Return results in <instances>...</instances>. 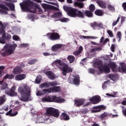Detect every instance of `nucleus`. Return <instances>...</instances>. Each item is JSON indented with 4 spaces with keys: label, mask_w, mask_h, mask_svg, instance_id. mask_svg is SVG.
I'll return each instance as SVG.
<instances>
[{
    "label": "nucleus",
    "mask_w": 126,
    "mask_h": 126,
    "mask_svg": "<svg viewBox=\"0 0 126 126\" xmlns=\"http://www.w3.org/2000/svg\"><path fill=\"white\" fill-rule=\"evenodd\" d=\"M85 15L87 16V17H92L93 16V14L92 13V12L90 11L86 10L85 12Z\"/></svg>",
    "instance_id": "obj_32"
},
{
    "label": "nucleus",
    "mask_w": 126,
    "mask_h": 126,
    "mask_svg": "<svg viewBox=\"0 0 126 126\" xmlns=\"http://www.w3.org/2000/svg\"><path fill=\"white\" fill-rule=\"evenodd\" d=\"M96 3H97L99 6L101 8H107V3H106V2L97 0L96 1Z\"/></svg>",
    "instance_id": "obj_19"
},
{
    "label": "nucleus",
    "mask_w": 126,
    "mask_h": 126,
    "mask_svg": "<svg viewBox=\"0 0 126 126\" xmlns=\"http://www.w3.org/2000/svg\"><path fill=\"white\" fill-rule=\"evenodd\" d=\"M41 101L43 102H47L48 103L55 102V103H63L64 98H63L60 96L58 97L56 95H46L41 99Z\"/></svg>",
    "instance_id": "obj_5"
},
{
    "label": "nucleus",
    "mask_w": 126,
    "mask_h": 126,
    "mask_svg": "<svg viewBox=\"0 0 126 126\" xmlns=\"http://www.w3.org/2000/svg\"><path fill=\"white\" fill-rule=\"evenodd\" d=\"M74 5L80 9L84 8V3L81 2H74Z\"/></svg>",
    "instance_id": "obj_24"
},
{
    "label": "nucleus",
    "mask_w": 126,
    "mask_h": 126,
    "mask_svg": "<svg viewBox=\"0 0 126 126\" xmlns=\"http://www.w3.org/2000/svg\"><path fill=\"white\" fill-rule=\"evenodd\" d=\"M94 66L98 68L101 72L104 71L105 73H110V68L107 65H103L102 61H97L94 62Z\"/></svg>",
    "instance_id": "obj_7"
},
{
    "label": "nucleus",
    "mask_w": 126,
    "mask_h": 126,
    "mask_svg": "<svg viewBox=\"0 0 126 126\" xmlns=\"http://www.w3.org/2000/svg\"><path fill=\"white\" fill-rule=\"evenodd\" d=\"M5 4L7 5V6H8V7L11 10H12V11H14L15 10L14 4L8 2H5Z\"/></svg>",
    "instance_id": "obj_23"
},
{
    "label": "nucleus",
    "mask_w": 126,
    "mask_h": 126,
    "mask_svg": "<svg viewBox=\"0 0 126 126\" xmlns=\"http://www.w3.org/2000/svg\"><path fill=\"white\" fill-rule=\"evenodd\" d=\"M13 39L14 40V41H18L20 38H19V36L17 35H14L13 36Z\"/></svg>",
    "instance_id": "obj_55"
},
{
    "label": "nucleus",
    "mask_w": 126,
    "mask_h": 126,
    "mask_svg": "<svg viewBox=\"0 0 126 126\" xmlns=\"http://www.w3.org/2000/svg\"><path fill=\"white\" fill-rule=\"evenodd\" d=\"M40 88H50V84L47 82L42 83L39 85Z\"/></svg>",
    "instance_id": "obj_31"
},
{
    "label": "nucleus",
    "mask_w": 126,
    "mask_h": 126,
    "mask_svg": "<svg viewBox=\"0 0 126 126\" xmlns=\"http://www.w3.org/2000/svg\"><path fill=\"white\" fill-rule=\"evenodd\" d=\"M45 74L48 77V78H49V79H51V80H54L56 79V76L52 71H46L45 72Z\"/></svg>",
    "instance_id": "obj_17"
},
{
    "label": "nucleus",
    "mask_w": 126,
    "mask_h": 126,
    "mask_svg": "<svg viewBox=\"0 0 126 126\" xmlns=\"http://www.w3.org/2000/svg\"><path fill=\"white\" fill-rule=\"evenodd\" d=\"M94 14L97 16H103V11L100 9H97L94 11Z\"/></svg>",
    "instance_id": "obj_30"
},
{
    "label": "nucleus",
    "mask_w": 126,
    "mask_h": 126,
    "mask_svg": "<svg viewBox=\"0 0 126 126\" xmlns=\"http://www.w3.org/2000/svg\"><path fill=\"white\" fill-rule=\"evenodd\" d=\"M67 60L69 61V63H72L75 61V57L72 55H69L67 57Z\"/></svg>",
    "instance_id": "obj_27"
},
{
    "label": "nucleus",
    "mask_w": 126,
    "mask_h": 126,
    "mask_svg": "<svg viewBox=\"0 0 126 126\" xmlns=\"http://www.w3.org/2000/svg\"><path fill=\"white\" fill-rule=\"evenodd\" d=\"M122 7H123L124 11H126V2L122 3Z\"/></svg>",
    "instance_id": "obj_59"
},
{
    "label": "nucleus",
    "mask_w": 126,
    "mask_h": 126,
    "mask_svg": "<svg viewBox=\"0 0 126 126\" xmlns=\"http://www.w3.org/2000/svg\"><path fill=\"white\" fill-rule=\"evenodd\" d=\"M92 104H96L101 102V97L99 95H95L90 99Z\"/></svg>",
    "instance_id": "obj_16"
},
{
    "label": "nucleus",
    "mask_w": 126,
    "mask_h": 126,
    "mask_svg": "<svg viewBox=\"0 0 126 126\" xmlns=\"http://www.w3.org/2000/svg\"><path fill=\"white\" fill-rule=\"evenodd\" d=\"M4 28H5V27H4V28H0V35H3V34H4V33H5V31H4Z\"/></svg>",
    "instance_id": "obj_50"
},
{
    "label": "nucleus",
    "mask_w": 126,
    "mask_h": 126,
    "mask_svg": "<svg viewBox=\"0 0 126 126\" xmlns=\"http://www.w3.org/2000/svg\"><path fill=\"white\" fill-rule=\"evenodd\" d=\"M96 71V70H95V69L94 68H89V72L90 73H91L92 74H94V73H95Z\"/></svg>",
    "instance_id": "obj_48"
},
{
    "label": "nucleus",
    "mask_w": 126,
    "mask_h": 126,
    "mask_svg": "<svg viewBox=\"0 0 126 126\" xmlns=\"http://www.w3.org/2000/svg\"><path fill=\"white\" fill-rule=\"evenodd\" d=\"M0 13L1 14H7V11L0 9Z\"/></svg>",
    "instance_id": "obj_57"
},
{
    "label": "nucleus",
    "mask_w": 126,
    "mask_h": 126,
    "mask_svg": "<svg viewBox=\"0 0 126 126\" xmlns=\"http://www.w3.org/2000/svg\"><path fill=\"white\" fill-rule=\"evenodd\" d=\"M15 87L12 86L11 89L6 90L5 93L7 95H9V96L12 97L17 94V93H15Z\"/></svg>",
    "instance_id": "obj_14"
},
{
    "label": "nucleus",
    "mask_w": 126,
    "mask_h": 126,
    "mask_svg": "<svg viewBox=\"0 0 126 126\" xmlns=\"http://www.w3.org/2000/svg\"><path fill=\"white\" fill-rule=\"evenodd\" d=\"M46 116L49 117V116H52L55 118H59L60 116V112L58 109H56L54 108L49 107L46 110Z\"/></svg>",
    "instance_id": "obj_8"
},
{
    "label": "nucleus",
    "mask_w": 126,
    "mask_h": 126,
    "mask_svg": "<svg viewBox=\"0 0 126 126\" xmlns=\"http://www.w3.org/2000/svg\"><path fill=\"white\" fill-rule=\"evenodd\" d=\"M61 22H67L68 21V19L66 18H63L60 19Z\"/></svg>",
    "instance_id": "obj_52"
},
{
    "label": "nucleus",
    "mask_w": 126,
    "mask_h": 126,
    "mask_svg": "<svg viewBox=\"0 0 126 126\" xmlns=\"http://www.w3.org/2000/svg\"><path fill=\"white\" fill-rule=\"evenodd\" d=\"M35 83H36V84H40V83H41V79L37 77L35 80Z\"/></svg>",
    "instance_id": "obj_49"
},
{
    "label": "nucleus",
    "mask_w": 126,
    "mask_h": 126,
    "mask_svg": "<svg viewBox=\"0 0 126 126\" xmlns=\"http://www.w3.org/2000/svg\"><path fill=\"white\" fill-rule=\"evenodd\" d=\"M1 85H2L1 88V90H5V89L7 88V84L6 83H3V81L2 84Z\"/></svg>",
    "instance_id": "obj_41"
},
{
    "label": "nucleus",
    "mask_w": 126,
    "mask_h": 126,
    "mask_svg": "<svg viewBox=\"0 0 126 126\" xmlns=\"http://www.w3.org/2000/svg\"><path fill=\"white\" fill-rule=\"evenodd\" d=\"M2 37L4 39L5 41H8V40L11 39V35L9 33L5 32L2 35Z\"/></svg>",
    "instance_id": "obj_26"
},
{
    "label": "nucleus",
    "mask_w": 126,
    "mask_h": 126,
    "mask_svg": "<svg viewBox=\"0 0 126 126\" xmlns=\"http://www.w3.org/2000/svg\"><path fill=\"white\" fill-rule=\"evenodd\" d=\"M6 101V98H5V96H0V106L2 105Z\"/></svg>",
    "instance_id": "obj_33"
},
{
    "label": "nucleus",
    "mask_w": 126,
    "mask_h": 126,
    "mask_svg": "<svg viewBox=\"0 0 126 126\" xmlns=\"http://www.w3.org/2000/svg\"><path fill=\"white\" fill-rule=\"evenodd\" d=\"M121 19V17H118L116 21H113L112 23V26H116V24H118V23L119 21H120V20Z\"/></svg>",
    "instance_id": "obj_42"
},
{
    "label": "nucleus",
    "mask_w": 126,
    "mask_h": 126,
    "mask_svg": "<svg viewBox=\"0 0 126 126\" xmlns=\"http://www.w3.org/2000/svg\"><path fill=\"white\" fill-rule=\"evenodd\" d=\"M49 84L50 86H51L52 87H54L57 86V85H58V82H57L56 81H54L52 82H49Z\"/></svg>",
    "instance_id": "obj_36"
},
{
    "label": "nucleus",
    "mask_w": 126,
    "mask_h": 126,
    "mask_svg": "<svg viewBox=\"0 0 126 126\" xmlns=\"http://www.w3.org/2000/svg\"><path fill=\"white\" fill-rule=\"evenodd\" d=\"M28 18L30 19H32V20H34V18H35V16L33 14H30L29 15Z\"/></svg>",
    "instance_id": "obj_56"
},
{
    "label": "nucleus",
    "mask_w": 126,
    "mask_h": 126,
    "mask_svg": "<svg viewBox=\"0 0 126 126\" xmlns=\"http://www.w3.org/2000/svg\"><path fill=\"white\" fill-rule=\"evenodd\" d=\"M43 56H45V57L51 56V54L47 53V52H44L43 53Z\"/></svg>",
    "instance_id": "obj_62"
},
{
    "label": "nucleus",
    "mask_w": 126,
    "mask_h": 126,
    "mask_svg": "<svg viewBox=\"0 0 126 126\" xmlns=\"http://www.w3.org/2000/svg\"><path fill=\"white\" fill-rule=\"evenodd\" d=\"M80 54H81V53L80 52H79L78 50V51H74V52L73 53V54L74 56H79V55H80Z\"/></svg>",
    "instance_id": "obj_54"
},
{
    "label": "nucleus",
    "mask_w": 126,
    "mask_h": 126,
    "mask_svg": "<svg viewBox=\"0 0 126 126\" xmlns=\"http://www.w3.org/2000/svg\"><path fill=\"white\" fill-rule=\"evenodd\" d=\"M44 90H42L41 92H37L36 95L37 96H41L42 95H44V94H46L47 93H45L44 92H43Z\"/></svg>",
    "instance_id": "obj_46"
},
{
    "label": "nucleus",
    "mask_w": 126,
    "mask_h": 126,
    "mask_svg": "<svg viewBox=\"0 0 126 126\" xmlns=\"http://www.w3.org/2000/svg\"><path fill=\"white\" fill-rule=\"evenodd\" d=\"M18 91L21 94V96H18L19 100L23 102L32 101L33 99L31 96V89L26 85H23L19 87Z\"/></svg>",
    "instance_id": "obj_2"
},
{
    "label": "nucleus",
    "mask_w": 126,
    "mask_h": 126,
    "mask_svg": "<svg viewBox=\"0 0 126 126\" xmlns=\"http://www.w3.org/2000/svg\"><path fill=\"white\" fill-rule=\"evenodd\" d=\"M0 8H1V9H4V10H9V8H8L6 5L3 4H0Z\"/></svg>",
    "instance_id": "obj_37"
},
{
    "label": "nucleus",
    "mask_w": 126,
    "mask_h": 126,
    "mask_svg": "<svg viewBox=\"0 0 126 126\" xmlns=\"http://www.w3.org/2000/svg\"><path fill=\"white\" fill-rule=\"evenodd\" d=\"M111 51L113 53L115 52V45L114 44L111 45Z\"/></svg>",
    "instance_id": "obj_63"
},
{
    "label": "nucleus",
    "mask_w": 126,
    "mask_h": 126,
    "mask_svg": "<svg viewBox=\"0 0 126 126\" xmlns=\"http://www.w3.org/2000/svg\"><path fill=\"white\" fill-rule=\"evenodd\" d=\"M25 78H26V74H20L16 75L15 77V79L18 80V81L23 80Z\"/></svg>",
    "instance_id": "obj_18"
},
{
    "label": "nucleus",
    "mask_w": 126,
    "mask_h": 126,
    "mask_svg": "<svg viewBox=\"0 0 126 126\" xmlns=\"http://www.w3.org/2000/svg\"><path fill=\"white\" fill-rule=\"evenodd\" d=\"M121 70H122L123 72H126V66L122 65Z\"/></svg>",
    "instance_id": "obj_53"
},
{
    "label": "nucleus",
    "mask_w": 126,
    "mask_h": 126,
    "mask_svg": "<svg viewBox=\"0 0 126 126\" xmlns=\"http://www.w3.org/2000/svg\"><path fill=\"white\" fill-rule=\"evenodd\" d=\"M28 43H23L19 46V48H28Z\"/></svg>",
    "instance_id": "obj_45"
},
{
    "label": "nucleus",
    "mask_w": 126,
    "mask_h": 126,
    "mask_svg": "<svg viewBox=\"0 0 126 126\" xmlns=\"http://www.w3.org/2000/svg\"><path fill=\"white\" fill-rule=\"evenodd\" d=\"M89 7V10L90 11H91V12H94V11L95 10V5H94L93 4H91L90 5Z\"/></svg>",
    "instance_id": "obj_38"
},
{
    "label": "nucleus",
    "mask_w": 126,
    "mask_h": 126,
    "mask_svg": "<svg viewBox=\"0 0 126 126\" xmlns=\"http://www.w3.org/2000/svg\"><path fill=\"white\" fill-rule=\"evenodd\" d=\"M14 111V113H15V112H18V111H19V110H21V107L20 106H16L14 108V109H13Z\"/></svg>",
    "instance_id": "obj_47"
},
{
    "label": "nucleus",
    "mask_w": 126,
    "mask_h": 126,
    "mask_svg": "<svg viewBox=\"0 0 126 126\" xmlns=\"http://www.w3.org/2000/svg\"><path fill=\"white\" fill-rule=\"evenodd\" d=\"M13 78H14V75L7 74L3 77V80H6V79H12Z\"/></svg>",
    "instance_id": "obj_29"
},
{
    "label": "nucleus",
    "mask_w": 126,
    "mask_h": 126,
    "mask_svg": "<svg viewBox=\"0 0 126 126\" xmlns=\"http://www.w3.org/2000/svg\"><path fill=\"white\" fill-rule=\"evenodd\" d=\"M0 44H5V39L2 36L0 37Z\"/></svg>",
    "instance_id": "obj_51"
},
{
    "label": "nucleus",
    "mask_w": 126,
    "mask_h": 126,
    "mask_svg": "<svg viewBox=\"0 0 126 126\" xmlns=\"http://www.w3.org/2000/svg\"><path fill=\"white\" fill-rule=\"evenodd\" d=\"M99 110H106V106L104 105H99Z\"/></svg>",
    "instance_id": "obj_60"
},
{
    "label": "nucleus",
    "mask_w": 126,
    "mask_h": 126,
    "mask_svg": "<svg viewBox=\"0 0 126 126\" xmlns=\"http://www.w3.org/2000/svg\"><path fill=\"white\" fill-rule=\"evenodd\" d=\"M64 9L68 12V15L71 17H79L80 18H84V14L80 10L76 8L65 7Z\"/></svg>",
    "instance_id": "obj_4"
},
{
    "label": "nucleus",
    "mask_w": 126,
    "mask_h": 126,
    "mask_svg": "<svg viewBox=\"0 0 126 126\" xmlns=\"http://www.w3.org/2000/svg\"><path fill=\"white\" fill-rule=\"evenodd\" d=\"M62 47H63L62 44H55L52 47V50L53 52H58V50H60Z\"/></svg>",
    "instance_id": "obj_22"
},
{
    "label": "nucleus",
    "mask_w": 126,
    "mask_h": 126,
    "mask_svg": "<svg viewBox=\"0 0 126 126\" xmlns=\"http://www.w3.org/2000/svg\"><path fill=\"white\" fill-rule=\"evenodd\" d=\"M49 117L48 115H45L44 114L37 115L36 120V124H42L48 121Z\"/></svg>",
    "instance_id": "obj_11"
},
{
    "label": "nucleus",
    "mask_w": 126,
    "mask_h": 126,
    "mask_svg": "<svg viewBox=\"0 0 126 126\" xmlns=\"http://www.w3.org/2000/svg\"><path fill=\"white\" fill-rule=\"evenodd\" d=\"M37 61H38V60H37L36 59H32V60L29 61L28 62V63H29V64H31V65L34 64V63H36L37 62Z\"/></svg>",
    "instance_id": "obj_40"
},
{
    "label": "nucleus",
    "mask_w": 126,
    "mask_h": 126,
    "mask_svg": "<svg viewBox=\"0 0 126 126\" xmlns=\"http://www.w3.org/2000/svg\"><path fill=\"white\" fill-rule=\"evenodd\" d=\"M60 119L61 120H63V121H68L70 118L67 114L64 112L61 114Z\"/></svg>",
    "instance_id": "obj_20"
},
{
    "label": "nucleus",
    "mask_w": 126,
    "mask_h": 126,
    "mask_svg": "<svg viewBox=\"0 0 126 126\" xmlns=\"http://www.w3.org/2000/svg\"><path fill=\"white\" fill-rule=\"evenodd\" d=\"M108 66H109V67L111 68L112 71H115L116 67H117V64H116V63H115V62L109 63L108 64Z\"/></svg>",
    "instance_id": "obj_25"
},
{
    "label": "nucleus",
    "mask_w": 126,
    "mask_h": 126,
    "mask_svg": "<svg viewBox=\"0 0 126 126\" xmlns=\"http://www.w3.org/2000/svg\"><path fill=\"white\" fill-rule=\"evenodd\" d=\"M25 66V64L22 63L19 66L15 67L13 69V73L14 74H19L23 71V68Z\"/></svg>",
    "instance_id": "obj_13"
},
{
    "label": "nucleus",
    "mask_w": 126,
    "mask_h": 126,
    "mask_svg": "<svg viewBox=\"0 0 126 126\" xmlns=\"http://www.w3.org/2000/svg\"><path fill=\"white\" fill-rule=\"evenodd\" d=\"M42 6L44 9H52L53 10H55L56 11H59V8L55 6L51 5L46 3H43L42 4Z\"/></svg>",
    "instance_id": "obj_15"
},
{
    "label": "nucleus",
    "mask_w": 126,
    "mask_h": 126,
    "mask_svg": "<svg viewBox=\"0 0 126 126\" xmlns=\"http://www.w3.org/2000/svg\"><path fill=\"white\" fill-rule=\"evenodd\" d=\"M107 7L109 9V10H110V11H115V7L113 6V5L109 4L108 5Z\"/></svg>",
    "instance_id": "obj_43"
},
{
    "label": "nucleus",
    "mask_w": 126,
    "mask_h": 126,
    "mask_svg": "<svg viewBox=\"0 0 126 126\" xmlns=\"http://www.w3.org/2000/svg\"><path fill=\"white\" fill-rule=\"evenodd\" d=\"M20 5L23 11H29L32 13H38L41 14L42 11L39 8V5L30 0L25 1L23 3H20Z\"/></svg>",
    "instance_id": "obj_1"
},
{
    "label": "nucleus",
    "mask_w": 126,
    "mask_h": 126,
    "mask_svg": "<svg viewBox=\"0 0 126 126\" xmlns=\"http://www.w3.org/2000/svg\"><path fill=\"white\" fill-rule=\"evenodd\" d=\"M108 116H109V114L106 112H104L99 117V119H100L101 120H103V119H105V118H106V117H108Z\"/></svg>",
    "instance_id": "obj_39"
},
{
    "label": "nucleus",
    "mask_w": 126,
    "mask_h": 126,
    "mask_svg": "<svg viewBox=\"0 0 126 126\" xmlns=\"http://www.w3.org/2000/svg\"><path fill=\"white\" fill-rule=\"evenodd\" d=\"M108 77L111 79V80H113V81H115V79L117 78V75L116 74H110L108 75Z\"/></svg>",
    "instance_id": "obj_35"
},
{
    "label": "nucleus",
    "mask_w": 126,
    "mask_h": 126,
    "mask_svg": "<svg viewBox=\"0 0 126 126\" xmlns=\"http://www.w3.org/2000/svg\"><path fill=\"white\" fill-rule=\"evenodd\" d=\"M107 32L108 33L109 36L111 38H113V37H114V34L113 33V32H112V31L108 30L107 31Z\"/></svg>",
    "instance_id": "obj_44"
},
{
    "label": "nucleus",
    "mask_w": 126,
    "mask_h": 126,
    "mask_svg": "<svg viewBox=\"0 0 126 126\" xmlns=\"http://www.w3.org/2000/svg\"><path fill=\"white\" fill-rule=\"evenodd\" d=\"M17 47V44L16 43L13 44L8 48V45H5L3 48L1 50L2 52L1 53V56L2 57H7L12 55L15 51V49Z\"/></svg>",
    "instance_id": "obj_6"
},
{
    "label": "nucleus",
    "mask_w": 126,
    "mask_h": 126,
    "mask_svg": "<svg viewBox=\"0 0 126 126\" xmlns=\"http://www.w3.org/2000/svg\"><path fill=\"white\" fill-rule=\"evenodd\" d=\"M73 78L71 77L68 78V83L71 84H74L75 85H79V84H80V77H79V75H73Z\"/></svg>",
    "instance_id": "obj_10"
},
{
    "label": "nucleus",
    "mask_w": 126,
    "mask_h": 126,
    "mask_svg": "<svg viewBox=\"0 0 126 126\" xmlns=\"http://www.w3.org/2000/svg\"><path fill=\"white\" fill-rule=\"evenodd\" d=\"M117 36H118V38H119V41H121V39L122 38V32H119L117 33Z\"/></svg>",
    "instance_id": "obj_58"
},
{
    "label": "nucleus",
    "mask_w": 126,
    "mask_h": 126,
    "mask_svg": "<svg viewBox=\"0 0 126 126\" xmlns=\"http://www.w3.org/2000/svg\"><path fill=\"white\" fill-rule=\"evenodd\" d=\"M60 91H61V87L54 86L50 87L48 89H43V92L44 93H49V94H50L51 93H58L60 92Z\"/></svg>",
    "instance_id": "obj_9"
},
{
    "label": "nucleus",
    "mask_w": 126,
    "mask_h": 126,
    "mask_svg": "<svg viewBox=\"0 0 126 126\" xmlns=\"http://www.w3.org/2000/svg\"><path fill=\"white\" fill-rule=\"evenodd\" d=\"M84 101L82 99H78L75 100V104H76L77 107H80V106H82Z\"/></svg>",
    "instance_id": "obj_28"
},
{
    "label": "nucleus",
    "mask_w": 126,
    "mask_h": 126,
    "mask_svg": "<svg viewBox=\"0 0 126 126\" xmlns=\"http://www.w3.org/2000/svg\"><path fill=\"white\" fill-rule=\"evenodd\" d=\"M2 110H3L4 111L7 112V111H8V106H4L2 108Z\"/></svg>",
    "instance_id": "obj_61"
},
{
    "label": "nucleus",
    "mask_w": 126,
    "mask_h": 126,
    "mask_svg": "<svg viewBox=\"0 0 126 126\" xmlns=\"http://www.w3.org/2000/svg\"><path fill=\"white\" fill-rule=\"evenodd\" d=\"M121 104L124 106H126V100H123L121 102Z\"/></svg>",
    "instance_id": "obj_64"
},
{
    "label": "nucleus",
    "mask_w": 126,
    "mask_h": 126,
    "mask_svg": "<svg viewBox=\"0 0 126 126\" xmlns=\"http://www.w3.org/2000/svg\"><path fill=\"white\" fill-rule=\"evenodd\" d=\"M52 17L54 18H57V17H62V13L61 12H57V13H54L52 15Z\"/></svg>",
    "instance_id": "obj_34"
},
{
    "label": "nucleus",
    "mask_w": 126,
    "mask_h": 126,
    "mask_svg": "<svg viewBox=\"0 0 126 126\" xmlns=\"http://www.w3.org/2000/svg\"><path fill=\"white\" fill-rule=\"evenodd\" d=\"M52 64L58 66L59 68H62V74L64 76L66 75V73H70V72H72V68L71 67L68 66L67 64H65L64 62L61 60H57L54 62Z\"/></svg>",
    "instance_id": "obj_3"
},
{
    "label": "nucleus",
    "mask_w": 126,
    "mask_h": 126,
    "mask_svg": "<svg viewBox=\"0 0 126 126\" xmlns=\"http://www.w3.org/2000/svg\"><path fill=\"white\" fill-rule=\"evenodd\" d=\"M46 35L50 40H52V41H57V40H60L61 39V35L58 32H49L47 33Z\"/></svg>",
    "instance_id": "obj_12"
},
{
    "label": "nucleus",
    "mask_w": 126,
    "mask_h": 126,
    "mask_svg": "<svg viewBox=\"0 0 126 126\" xmlns=\"http://www.w3.org/2000/svg\"><path fill=\"white\" fill-rule=\"evenodd\" d=\"M18 115V112L16 111L12 113V109H10L6 113V116H9L10 117H15Z\"/></svg>",
    "instance_id": "obj_21"
}]
</instances>
